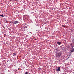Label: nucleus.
Listing matches in <instances>:
<instances>
[{"mask_svg":"<svg viewBox=\"0 0 74 74\" xmlns=\"http://www.w3.org/2000/svg\"><path fill=\"white\" fill-rule=\"evenodd\" d=\"M61 56V53H60V52H59L58 53L56 54V56L58 58V57H60Z\"/></svg>","mask_w":74,"mask_h":74,"instance_id":"f257e3e1","label":"nucleus"},{"mask_svg":"<svg viewBox=\"0 0 74 74\" xmlns=\"http://www.w3.org/2000/svg\"><path fill=\"white\" fill-rule=\"evenodd\" d=\"M19 22H18V21H16L15 22H14L13 23L14 24H15V25H16V24H17V23H18Z\"/></svg>","mask_w":74,"mask_h":74,"instance_id":"f03ea898","label":"nucleus"},{"mask_svg":"<svg viewBox=\"0 0 74 74\" xmlns=\"http://www.w3.org/2000/svg\"><path fill=\"white\" fill-rule=\"evenodd\" d=\"M60 67H58V69L56 70V71H60Z\"/></svg>","mask_w":74,"mask_h":74,"instance_id":"7ed1b4c3","label":"nucleus"},{"mask_svg":"<svg viewBox=\"0 0 74 74\" xmlns=\"http://www.w3.org/2000/svg\"><path fill=\"white\" fill-rule=\"evenodd\" d=\"M70 52H74V49H73L70 51Z\"/></svg>","mask_w":74,"mask_h":74,"instance_id":"20e7f679","label":"nucleus"},{"mask_svg":"<svg viewBox=\"0 0 74 74\" xmlns=\"http://www.w3.org/2000/svg\"><path fill=\"white\" fill-rule=\"evenodd\" d=\"M57 44L60 45V44H61V42H57Z\"/></svg>","mask_w":74,"mask_h":74,"instance_id":"39448f33","label":"nucleus"},{"mask_svg":"<svg viewBox=\"0 0 74 74\" xmlns=\"http://www.w3.org/2000/svg\"><path fill=\"white\" fill-rule=\"evenodd\" d=\"M25 74H28V72H26L25 73Z\"/></svg>","mask_w":74,"mask_h":74,"instance_id":"423d86ee","label":"nucleus"},{"mask_svg":"<svg viewBox=\"0 0 74 74\" xmlns=\"http://www.w3.org/2000/svg\"><path fill=\"white\" fill-rule=\"evenodd\" d=\"M1 16L2 17H4V15H1Z\"/></svg>","mask_w":74,"mask_h":74,"instance_id":"0eeeda50","label":"nucleus"},{"mask_svg":"<svg viewBox=\"0 0 74 74\" xmlns=\"http://www.w3.org/2000/svg\"><path fill=\"white\" fill-rule=\"evenodd\" d=\"M13 55H16V53H13Z\"/></svg>","mask_w":74,"mask_h":74,"instance_id":"6e6552de","label":"nucleus"},{"mask_svg":"<svg viewBox=\"0 0 74 74\" xmlns=\"http://www.w3.org/2000/svg\"><path fill=\"white\" fill-rule=\"evenodd\" d=\"M24 28H27V27L26 26H25L24 27Z\"/></svg>","mask_w":74,"mask_h":74,"instance_id":"1a4fd4ad","label":"nucleus"},{"mask_svg":"<svg viewBox=\"0 0 74 74\" xmlns=\"http://www.w3.org/2000/svg\"><path fill=\"white\" fill-rule=\"evenodd\" d=\"M10 23H13L11 21H10Z\"/></svg>","mask_w":74,"mask_h":74,"instance_id":"9d476101","label":"nucleus"},{"mask_svg":"<svg viewBox=\"0 0 74 74\" xmlns=\"http://www.w3.org/2000/svg\"><path fill=\"white\" fill-rule=\"evenodd\" d=\"M1 16V15H0V16Z\"/></svg>","mask_w":74,"mask_h":74,"instance_id":"9b49d317","label":"nucleus"}]
</instances>
